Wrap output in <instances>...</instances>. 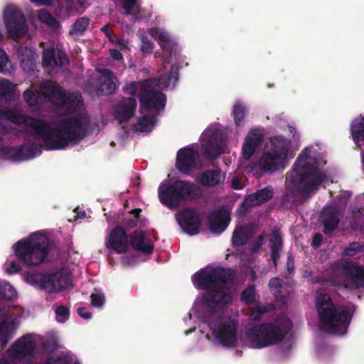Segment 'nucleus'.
Masks as SVG:
<instances>
[{"label":"nucleus","instance_id":"ea45409f","mask_svg":"<svg viewBox=\"0 0 364 364\" xmlns=\"http://www.w3.org/2000/svg\"><path fill=\"white\" fill-rule=\"evenodd\" d=\"M362 252H364V242H352L343 250L342 255L345 257H353Z\"/></svg>","mask_w":364,"mask_h":364},{"label":"nucleus","instance_id":"6e6552de","mask_svg":"<svg viewBox=\"0 0 364 364\" xmlns=\"http://www.w3.org/2000/svg\"><path fill=\"white\" fill-rule=\"evenodd\" d=\"M198 195L197 186L187 181L177 180L171 183L161 184L159 187L161 203L170 209L177 208L183 201Z\"/></svg>","mask_w":364,"mask_h":364},{"label":"nucleus","instance_id":"6ab92c4d","mask_svg":"<svg viewBox=\"0 0 364 364\" xmlns=\"http://www.w3.org/2000/svg\"><path fill=\"white\" fill-rule=\"evenodd\" d=\"M36 343L29 335L18 339L10 349V356L14 359H22L33 354Z\"/></svg>","mask_w":364,"mask_h":364},{"label":"nucleus","instance_id":"9b49d317","mask_svg":"<svg viewBox=\"0 0 364 364\" xmlns=\"http://www.w3.org/2000/svg\"><path fill=\"white\" fill-rule=\"evenodd\" d=\"M4 21L9 36L14 40L24 36L28 31L26 17L15 6L9 5L5 8Z\"/></svg>","mask_w":364,"mask_h":364},{"label":"nucleus","instance_id":"ddd939ff","mask_svg":"<svg viewBox=\"0 0 364 364\" xmlns=\"http://www.w3.org/2000/svg\"><path fill=\"white\" fill-rule=\"evenodd\" d=\"M238 323L233 320L220 323L212 331L219 344L226 348L235 347L237 343Z\"/></svg>","mask_w":364,"mask_h":364},{"label":"nucleus","instance_id":"4c0bfd02","mask_svg":"<svg viewBox=\"0 0 364 364\" xmlns=\"http://www.w3.org/2000/svg\"><path fill=\"white\" fill-rule=\"evenodd\" d=\"M13 85L9 80L4 79L0 81V101L2 100L9 101L13 96Z\"/></svg>","mask_w":364,"mask_h":364},{"label":"nucleus","instance_id":"bb28decb","mask_svg":"<svg viewBox=\"0 0 364 364\" xmlns=\"http://www.w3.org/2000/svg\"><path fill=\"white\" fill-rule=\"evenodd\" d=\"M253 235L254 230L251 225L237 226L232 234V244L237 247L243 246L248 243Z\"/></svg>","mask_w":364,"mask_h":364},{"label":"nucleus","instance_id":"7c9ffc66","mask_svg":"<svg viewBox=\"0 0 364 364\" xmlns=\"http://www.w3.org/2000/svg\"><path fill=\"white\" fill-rule=\"evenodd\" d=\"M202 151L206 158L212 159H216L223 154V147L213 137L203 145Z\"/></svg>","mask_w":364,"mask_h":364},{"label":"nucleus","instance_id":"a211bd4d","mask_svg":"<svg viewBox=\"0 0 364 364\" xmlns=\"http://www.w3.org/2000/svg\"><path fill=\"white\" fill-rule=\"evenodd\" d=\"M208 222L213 233L220 234L228 228L230 222V215L226 209L220 208L209 214Z\"/></svg>","mask_w":364,"mask_h":364},{"label":"nucleus","instance_id":"338daca9","mask_svg":"<svg viewBox=\"0 0 364 364\" xmlns=\"http://www.w3.org/2000/svg\"><path fill=\"white\" fill-rule=\"evenodd\" d=\"M263 242H264V236L262 235H259L257 237L255 245L253 247V251L254 252L257 251L260 248V247L262 245Z\"/></svg>","mask_w":364,"mask_h":364},{"label":"nucleus","instance_id":"09e8293b","mask_svg":"<svg viewBox=\"0 0 364 364\" xmlns=\"http://www.w3.org/2000/svg\"><path fill=\"white\" fill-rule=\"evenodd\" d=\"M154 116L144 115L139 119L138 125L140 126V129L141 131L146 132L148 130L150 126H152L154 124Z\"/></svg>","mask_w":364,"mask_h":364},{"label":"nucleus","instance_id":"58836bf2","mask_svg":"<svg viewBox=\"0 0 364 364\" xmlns=\"http://www.w3.org/2000/svg\"><path fill=\"white\" fill-rule=\"evenodd\" d=\"M38 19L43 23L47 24L52 28H57L60 26L58 21L54 18L46 9H41L38 13Z\"/></svg>","mask_w":364,"mask_h":364},{"label":"nucleus","instance_id":"c9c22d12","mask_svg":"<svg viewBox=\"0 0 364 364\" xmlns=\"http://www.w3.org/2000/svg\"><path fill=\"white\" fill-rule=\"evenodd\" d=\"M21 160H27L35 156L38 150V146L33 142L25 143L20 146Z\"/></svg>","mask_w":364,"mask_h":364},{"label":"nucleus","instance_id":"5fc2aeb1","mask_svg":"<svg viewBox=\"0 0 364 364\" xmlns=\"http://www.w3.org/2000/svg\"><path fill=\"white\" fill-rule=\"evenodd\" d=\"M268 286L271 291H279L283 286V280L279 277L272 278L269 282Z\"/></svg>","mask_w":364,"mask_h":364},{"label":"nucleus","instance_id":"774afa93","mask_svg":"<svg viewBox=\"0 0 364 364\" xmlns=\"http://www.w3.org/2000/svg\"><path fill=\"white\" fill-rule=\"evenodd\" d=\"M141 213V209H140V208H134L129 211V213L133 215V218H136L138 220H139Z\"/></svg>","mask_w":364,"mask_h":364},{"label":"nucleus","instance_id":"a19ab883","mask_svg":"<svg viewBox=\"0 0 364 364\" xmlns=\"http://www.w3.org/2000/svg\"><path fill=\"white\" fill-rule=\"evenodd\" d=\"M145 80L142 81H132L127 83L122 88L124 93L129 95L131 96H136L137 92L139 94H141V86L144 83Z\"/></svg>","mask_w":364,"mask_h":364},{"label":"nucleus","instance_id":"f704fd0d","mask_svg":"<svg viewBox=\"0 0 364 364\" xmlns=\"http://www.w3.org/2000/svg\"><path fill=\"white\" fill-rule=\"evenodd\" d=\"M23 100L31 107H38L41 104V92H34L27 90L23 94Z\"/></svg>","mask_w":364,"mask_h":364},{"label":"nucleus","instance_id":"a18cd8bd","mask_svg":"<svg viewBox=\"0 0 364 364\" xmlns=\"http://www.w3.org/2000/svg\"><path fill=\"white\" fill-rule=\"evenodd\" d=\"M158 43L160 47L168 52L172 50V46L171 43V38L168 34L166 33H160L157 38Z\"/></svg>","mask_w":364,"mask_h":364},{"label":"nucleus","instance_id":"4468645a","mask_svg":"<svg viewBox=\"0 0 364 364\" xmlns=\"http://www.w3.org/2000/svg\"><path fill=\"white\" fill-rule=\"evenodd\" d=\"M176 219L183 232L189 235H195L199 232L201 219L195 209L186 208L178 211Z\"/></svg>","mask_w":364,"mask_h":364},{"label":"nucleus","instance_id":"e2e57ef3","mask_svg":"<svg viewBox=\"0 0 364 364\" xmlns=\"http://www.w3.org/2000/svg\"><path fill=\"white\" fill-rule=\"evenodd\" d=\"M231 187L235 190H241L243 188L240 178L237 177H233L231 181Z\"/></svg>","mask_w":364,"mask_h":364},{"label":"nucleus","instance_id":"864d4df0","mask_svg":"<svg viewBox=\"0 0 364 364\" xmlns=\"http://www.w3.org/2000/svg\"><path fill=\"white\" fill-rule=\"evenodd\" d=\"M141 51L143 53L149 54L152 52L153 43L146 36L141 37Z\"/></svg>","mask_w":364,"mask_h":364},{"label":"nucleus","instance_id":"dca6fc26","mask_svg":"<svg viewBox=\"0 0 364 364\" xmlns=\"http://www.w3.org/2000/svg\"><path fill=\"white\" fill-rule=\"evenodd\" d=\"M197 152L190 146L180 149L176 154V168L182 173L188 175L197 166Z\"/></svg>","mask_w":364,"mask_h":364},{"label":"nucleus","instance_id":"680f3d73","mask_svg":"<svg viewBox=\"0 0 364 364\" xmlns=\"http://www.w3.org/2000/svg\"><path fill=\"white\" fill-rule=\"evenodd\" d=\"M78 315L85 318V319H89L92 318V314L90 311H87V308L82 306L79 307L77 311Z\"/></svg>","mask_w":364,"mask_h":364},{"label":"nucleus","instance_id":"0eeeda50","mask_svg":"<svg viewBox=\"0 0 364 364\" xmlns=\"http://www.w3.org/2000/svg\"><path fill=\"white\" fill-rule=\"evenodd\" d=\"M14 254L18 259L28 267L43 263L50 251L48 237L33 233L28 238L18 240L14 245Z\"/></svg>","mask_w":364,"mask_h":364},{"label":"nucleus","instance_id":"4be33fe9","mask_svg":"<svg viewBox=\"0 0 364 364\" xmlns=\"http://www.w3.org/2000/svg\"><path fill=\"white\" fill-rule=\"evenodd\" d=\"M343 270L353 288L364 289V266L353 261L346 262L343 264Z\"/></svg>","mask_w":364,"mask_h":364},{"label":"nucleus","instance_id":"393cba45","mask_svg":"<svg viewBox=\"0 0 364 364\" xmlns=\"http://www.w3.org/2000/svg\"><path fill=\"white\" fill-rule=\"evenodd\" d=\"M9 307V305H0V346L2 348L6 346L12 338L9 323V318L10 316Z\"/></svg>","mask_w":364,"mask_h":364},{"label":"nucleus","instance_id":"3c124183","mask_svg":"<svg viewBox=\"0 0 364 364\" xmlns=\"http://www.w3.org/2000/svg\"><path fill=\"white\" fill-rule=\"evenodd\" d=\"M91 305L95 307H101L105 301V298L102 293L92 294L90 296Z\"/></svg>","mask_w":364,"mask_h":364},{"label":"nucleus","instance_id":"aec40b11","mask_svg":"<svg viewBox=\"0 0 364 364\" xmlns=\"http://www.w3.org/2000/svg\"><path fill=\"white\" fill-rule=\"evenodd\" d=\"M129 245L136 251L144 255H151L154 250L151 240L144 230H135L129 235Z\"/></svg>","mask_w":364,"mask_h":364},{"label":"nucleus","instance_id":"c03bdc74","mask_svg":"<svg viewBox=\"0 0 364 364\" xmlns=\"http://www.w3.org/2000/svg\"><path fill=\"white\" fill-rule=\"evenodd\" d=\"M56 52L54 48H47L43 51L42 64L45 67L54 66Z\"/></svg>","mask_w":364,"mask_h":364},{"label":"nucleus","instance_id":"39448f33","mask_svg":"<svg viewBox=\"0 0 364 364\" xmlns=\"http://www.w3.org/2000/svg\"><path fill=\"white\" fill-rule=\"evenodd\" d=\"M179 66L172 65L170 71L158 78L145 80L141 86V94L138 95L139 111L143 114L146 111L159 112L164 109L166 103V96L164 93L156 90V87L167 88L171 82H178Z\"/></svg>","mask_w":364,"mask_h":364},{"label":"nucleus","instance_id":"4d7b16f0","mask_svg":"<svg viewBox=\"0 0 364 364\" xmlns=\"http://www.w3.org/2000/svg\"><path fill=\"white\" fill-rule=\"evenodd\" d=\"M68 62V58L65 53L58 50L55 60L54 66L61 67Z\"/></svg>","mask_w":364,"mask_h":364},{"label":"nucleus","instance_id":"f8f14e48","mask_svg":"<svg viewBox=\"0 0 364 364\" xmlns=\"http://www.w3.org/2000/svg\"><path fill=\"white\" fill-rule=\"evenodd\" d=\"M35 281L40 287L49 293L59 292L70 285V277L60 271L41 274L36 276Z\"/></svg>","mask_w":364,"mask_h":364},{"label":"nucleus","instance_id":"7ed1b4c3","mask_svg":"<svg viewBox=\"0 0 364 364\" xmlns=\"http://www.w3.org/2000/svg\"><path fill=\"white\" fill-rule=\"evenodd\" d=\"M291 186L306 199L314 194L327 180L326 173L318 167V161L311 157L310 150L305 148L299 155L287 177Z\"/></svg>","mask_w":364,"mask_h":364},{"label":"nucleus","instance_id":"6e6d98bb","mask_svg":"<svg viewBox=\"0 0 364 364\" xmlns=\"http://www.w3.org/2000/svg\"><path fill=\"white\" fill-rule=\"evenodd\" d=\"M9 60V57L6 53L4 49L0 48V73H5L8 71L6 66Z\"/></svg>","mask_w":364,"mask_h":364},{"label":"nucleus","instance_id":"9d476101","mask_svg":"<svg viewBox=\"0 0 364 364\" xmlns=\"http://www.w3.org/2000/svg\"><path fill=\"white\" fill-rule=\"evenodd\" d=\"M288 153V144L282 136L271 139L270 150L265 151L261 155L258 166L263 173H272L285 166Z\"/></svg>","mask_w":364,"mask_h":364},{"label":"nucleus","instance_id":"8fccbe9b","mask_svg":"<svg viewBox=\"0 0 364 364\" xmlns=\"http://www.w3.org/2000/svg\"><path fill=\"white\" fill-rule=\"evenodd\" d=\"M46 364H71L72 359L68 355H61L57 356L55 359L48 358L46 360Z\"/></svg>","mask_w":364,"mask_h":364},{"label":"nucleus","instance_id":"cd10ccee","mask_svg":"<svg viewBox=\"0 0 364 364\" xmlns=\"http://www.w3.org/2000/svg\"><path fill=\"white\" fill-rule=\"evenodd\" d=\"M269 241L271 250V259L273 262L274 267L277 268L280 257V252L283 247V240L279 231L274 230Z\"/></svg>","mask_w":364,"mask_h":364},{"label":"nucleus","instance_id":"69168bd1","mask_svg":"<svg viewBox=\"0 0 364 364\" xmlns=\"http://www.w3.org/2000/svg\"><path fill=\"white\" fill-rule=\"evenodd\" d=\"M322 235L320 233H316L314 235L312 240V245L314 247H318L322 242Z\"/></svg>","mask_w":364,"mask_h":364},{"label":"nucleus","instance_id":"2eb2a0df","mask_svg":"<svg viewBox=\"0 0 364 364\" xmlns=\"http://www.w3.org/2000/svg\"><path fill=\"white\" fill-rule=\"evenodd\" d=\"M129 235L124 228L116 225L110 231L106 241L107 248L114 250L117 254H124L129 250Z\"/></svg>","mask_w":364,"mask_h":364},{"label":"nucleus","instance_id":"13d9d810","mask_svg":"<svg viewBox=\"0 0 364 364\" xmlns=\"http://www.w3.org/2000/svg\"><path fill=\"white\" fill-rule=\"evenodd\" d=\"M139 220L134 218L125 217L122 220V224L128 228H133L137 226Z\"/></svg>","mask_w":364,"mask_h":364},{"label":"nucleus","instance_id":"c85d7f7f","mask_svg":"<svg viewBox=\"0 0 364 364\" xmlns=\"http://www.w3.org/2000/svg\"><path fill=\"white\" fill-rule=\"evenodd\" d=\"M352 139L358 148H361V142L364 141V116L360 119H355L350 124Z\"/></svg>","mask_w":364,"mask_h":364},{"label":"nucleus","instance_id":"bf43d9fd","mask_svg":"<svg viewBox=\"0 0 364 364\" xmlns=\"http://www.w3.org/2000/svg\"><path fill=\"white\" fill-rule=\"evenodd\" d=\"M287 269L289 274H291L294 269V260L291 252L287 254Z\"/></svg>","mask_w":364,"mask_h":364},{"label":"nucleus","instance_id":"0e129e2a","mask_svg":"<svg viewBox=\"0 0 364 364\" xmlns=\"http://www.w3.org/2000/svg\"><path fill=\"white\" fill-rule=\"evenodd\" d=\"M110 55L112 59L115 60H122L123 55L122 53L117 49H111L110 50Z\"/></svg>","mask_w":364,"mask_h":364},{"label":"nucleus","instance_id":"473e14b6","mask_svg":"<svg viewBox=\"0 0 364 364\" xmlns=\"http://www.w3.org/2000/svg\"><path fill=\"white\" fill-rule=\"evenodd\" d=\"M247 114L245 106L240 102L235 103L232 107V117H233L235 124L237 127L243 125V121Z\"/></svg>","mask_w":364,"mask_h":364},{"label":"nucleus","instance_id":"20e7f679","mask_svg":"<svg viewBox=\"0 0 364 364\" xmlns=\"http://www.w3.org/2000/svg\"><path fill=\"white\" fill-rule=\"evenodd\" d=\"M315 306L318 315L320 328L328 333L344 335L352 319L349 309L336 305L327 293L316 291Z\"/></svg>","mask_w":364,"mask_h":364},{"label":"nucleus","instance_id":"2f4dec72","mask_svg":"<svg viewBox=\"0 0 364 364\" xmlns=\"http://www.w3.org/2000/svg\"><path fill=\"white\" fill-rule=\"evenodd\" d=\"M90 20L87 16H82L77 18L75 22L71 25L69 34L70 36H82L85 33Z\"/></svg>","mask_w":364,"mask_h":364},{"label":"nucleus","instance_id":"e433bc0d","mask_svg":"<svg viewBox=\"0 0 364 364\" xmlns=\"http://www.w3.org/2000/svg\"><path fill=\"white\" fill-rule=\"evenodd\" d=\"M240 300L247 305H251L256 301V289L253 284H250L240 294Z\"/></svg>","mask_w":364,"mask_h":364},{"label":"nucleus","instance_id":"49530a36","mask_svg":"<svg viewBox=\"0 0 364 364\" xmlns=\"http://www.w3.org/2000/svg\"><path fill=\"white\" fill-rule=\"evenodd\" d=\"M55 313L56 320L58 322L63 323V322L66 321L69 318V316H70L69 308L66 307L65 306H63V305L58 306L56 308Z\"/></svg>","mask_w":364,"mask_h":364},{"label":"nucleus","instance_id":"f3484780","mask_svg":"<svg viewBox=\"0 0 364 364\" xmlns=\"http://www.w3.org/2000/svg\"><path fill=\"white\" fill-rule=\"evenodd\" d=\"M137 102L134 97H123L115 106L114 117L120 124L127 122L136 112Z\"/></svg>","mask_w":364,"mask_h":364},{"label":"nucleus","instance_id":"412c9836","mask_svg":"<svg viewBox=\"0 0 364 364\" xmlns=\"http://www.w3.org/2000/svg\"><path fill=\"white\" fill-rule=\"evenodd\" d=\"M320 220L323 226V232L325 235L332 234L340 223L338 209L334 206L324 207L320 214Z\"/></svg>","mask_w":364,"mask_h":364},{"label":"nucleus","instance_id":"37998d69","mask_svg":"<svg viewBox=\"0 0 364 364\" xmlns=\"http://www.w3.org/2000/svg\"><path fill=\"white\" fill-rule=\"evenodd\" d=\"M29 117L21 114L18 111L9 109L7 120L16 124H24Z\"/></svg>","mask_w":364,"mask_h":364},{"label":"nucleus","instance_id":"a878e982","mask_svg":"<svg viewBox=\"0 0 364 364\" xmlns=\"http://www.w3.org/2000/svg\"><path fill=\"white\" fill-rule=\"evenodd\" d=\"M102 80L97 89V94L100 95H110L116 90V84L114 81V73L109 69L102 68L99 70Z\"/></svg>","mask_w":364,"mask_h":364},{"label":"nucleus","instance_id":"052dcab7","mask_svg":"<svg viewBox=\"0 0 364 364\" xmlns=\"http://www.w3.org/2000/svg\"><path fill=\"white\" fill-rule=\"evenodd\" d=\"M21 269V266L16 262L13 261L10 263L9 267L7 268V272L10 274L18 273Z\"/></svg>","mask_w":364,"mask_h":364},{"label":"nucleus","instance_id":"423d86ee","mask_svg":"<svg viewBox=\"0 0 364 364\" xmlns=\"http://www.w3.org/2000/svg\"><path fill=\"white\" fill-rule=\"evenodd\" d=\"M292 328L287 318H277L274 322L255 324L246 329L245 336L255 348H264L282 343Z\"/></svg>","mask_w":364,"mask_h":364},{"label":"nucleus","instance_id":"1a4fd4ad","mask_svg":"<svg viewBox=\"0 0 364 364\" xmlns=\"http://www.w3.org/2000/svg\"><path fill=\"white\" fill-rule=\"evenodd\" d=\"M41 94L53 105L59 107H67L76 110L82 105L80 93H66L57 83L51 80H43L39 87Z\"/></svg>","mask_w":364,"mask_h":364},{"label":"nucleus","instance_id":"72a5a7b5","mask_svg":"<svg viewBox=\"0 0 364 364\" xmlns=\"http://www.w3.org/2000/svg\"><path fill=\"white\" fill-rule=\"evenodd\" d=\"M17 298V294L9 283L4 282L0 284V305L4 304L6 301H13Z\"/></svg>","mask_w":364,"mask_h":364},{"label":"nucleus","instance_id":"79ce46f5","mask_svg":"<svg viewBox=\"0 0 364 364\" xmlns=\"http://www.w3.org/2000/svg\"><path fill=\"white\" fill-rule=\"evenodd\" d=\"M275 309L274 304H269L266 306L257 304L252 310L251 317L253 320H259L262 314L270 312Z\"/></svg>","mask_w":364,"mask_h":364},{"label":"nucleus","instance_id":"f03ea898","mask_svg":"<svg viewBox=\"0 0 364 364\" xmlns=\"http://www.w3.org/2000/svg\"><path fill=\"white\" fill-rule=\"evenodd\" d=\"M191 279L197 289L206 290L202 300L208 308H222L232 302V295L227 286L236 279L234 269L208 267L195 273Z\"/></svg>","mask_w":364,"mask_h":364},{"label":"nucleus","instance_id":"603ef678","mask_svg":"<svg viewBox=\"0 0 364 364\" xmlns=\"http://www.w3.org/2000/svg\"><path fill=\"white\" fill-rule=\"evenodd\" d=\"M138 0H121L120 4L123 9L124 10V14L127 16H129L132 14V11L134 7L136 6Z\"/></svg>","mask_w":364,"mask_h":364},{"label":"nucleus","instance_id":"de8ad7c7","mask_svg":"<svg viewBox=\"0 0 364 364\" xmlns=\"http://www.w3.org/2000/svg\"><path fill=\"white\" fill-rule=\"evenodd\" d=\"M1 151L12 159L21 161L20 146L5 147L1 149Z\"/></svg>","mask_w":364,"mask_h":364},{"label":"nucleus","instance_id":"c756f323","mask_svg":"<svg viewBox=\"0 0 364 364\" xmlns=\"http://www.w3.org/2000/svg\"><path fill=\"white\" fill-rule=\"evenodd\" d=\"M223 179L220 170H207L201 174L200 183L205 186L213 187L219 184Z\"/></svg>","mask_w":364,"mask_h":364},{"label":"nucleus","instance_id":"b1692460","mask_svg":"<svg viewBox=\"0 0 364 364\" xmlns=\"http://www.w3.org/2000/svg\"><path fill=\"white\" fill-rule=\"evenodd\" d=\"M263 136L258 130L252 129L245 137L242 145V159L248 161L255 154L257 147L262 142Z\"/></svg>","mask_w":364,"mask_h":364},{"label":"nucleus","instance_id":"f257e3e1","mask_svg":"<svg viewBox=\"0 0 364 364\" xmlns=\"http://www.w3.org/2000/svg\"><path fill=\"white\" fill-rule=\"evenodd\" d=\"M26 126L31 128L34 136L43 141L49 150L63 149L70 142L77 143L87 134L89 120L86 117L76 115L63 118L57 127H52L46 120L30 117Z\"/></svg>","mask_w":364,"mask_h":364},{"label":"nucleus","instance_id":"5701e85b","mask_svg":"<svg viewBox=\"0 0 364 364\" xmlns=\"http://www.w3.org/2000/svg\"><path fill=\"white\" fill-rule=\"evenodd\" d=\"M273 196V188L268 186L247 196L242 203V207L247 211L252 207L259 205L269 200Z\"/></svg>","mask_w":364,"mask_h":364}]
</instances>
